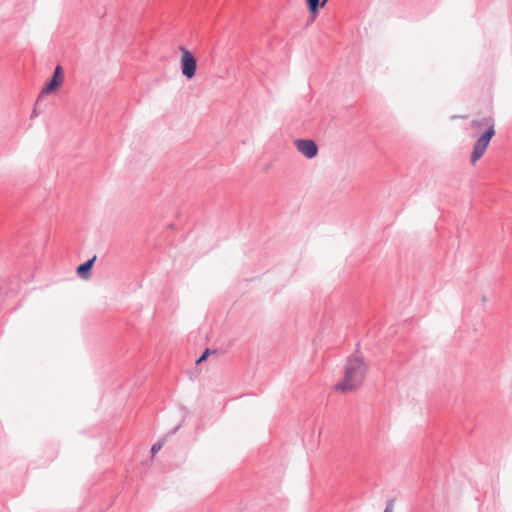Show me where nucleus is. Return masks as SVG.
Listing matches in <instances>:
<instances>
[{
	"label": "nucleus",
	"instance_id": "obj_1",
	"mask_svg": "<svg viewBox=\"0 0 512 512\" xmlns=\"http://www.w3.org/2000/svg\"><path fill=\"white\" fill-rule=\"evenodd\" d=\"M367 366L360 356L349 357L345 364L343 380L335 385V390L349 393L357 390L363 383Z\"/></svg>",
	"mask_w": 512,
	"mask_h": 512
},
{
	"label": "nucleus",
	"instance_id": "obj_2",
	"mask_svg": "<svg viewBox=\"0 0 512 512\" xmlns=\"http://www.w3.org/2000/svg\"><path fill=\"white\" fill-rule=\"evenodd\" d=\"M495 135V129H486V131L477 139L471 154V163L475 164L485 153L490 140Z\"/></svg>",
	"mask_w": 512,
	"mask_h": 512
},
{
	"label": "nucleus",
	"instance_id": "obj_3",
	"mask_svg": "<svg viewBox=\"0 0 512 512\" xmlns=\"http://www.w3.org/2000/svg\"><path fill=\"white\" fill-rule=\"evenodd\" d=\"M180 51L182 52L180 61L182 74L187 79H192L195 76L197 69L196 58L188 49L183 46L180 47Z\"/></svg>",
	"mask_w": 512,
	"mask_h": 512
},
{
	"label": "nucleus",
	"instance_id": "obj_4",
	"mask_svg": "<svg viewBox=\"0 0 512 512\" xmlns=\"http://www.w3.org/2000/svg\"><path fill=\"white\" fill-rule=\"evenodd\" d=\"M295 146L297 151L308 159H312L318 154V146L313 140L297 139L295 141Z\"/></svg>",
	"mask_w": 512,
	"mask_h": 512
},
{
	"label": "nucleus",
	"instance_id": "obj_5",
	"mask_svg": "<svg viewBox=\"0 0 512 512\" xmlns=\"http://www.w3.org/2000/svg\"><path fill=\"white\" fill-rule=\"evenodd\" d=\"M471 126L473 128H477V129H480L483 127H485L486 129H491V128L495 129V120L492 116H486V117H483L480 119L472 120Z\"/></svg>",
	"mask_w": 512,
	"mask_h": 512
},
{
	"label": "nucleus",
	"instance_id": "obj_6",
	"mask_svg": "<svg viewBox=\"0 0 512 512\" xmlns=\"http://www.w3.org/2000/svg\"><path fill=\"white\" fill-rule=\"evenodd\" d=\"M95 260L96 256L92 257L91 259L87 260L85 263L77 267V274L82 279H88L90 277V270L92 269Z\"/></svg>",
	"mask_w": 512,
	"mask_h": 512
},
{
	"label": "nucleus",
	"instance_id": "obj_7",
	"mask_svg": "<svg viewBox=\"0 0 512 512\" xmlns=\"http://www.w3.org/2000/svg\"><path fill=\"white\" fill-rule=\"evenodd\" d=\"M60 87V85L56 82L55 79H50L49 82L46 84V86L42 89L41 93L39 94L38 98H37V102L41 101L42 98L47 95V94H50L52 92H54L55 90H57L58 88Z\"/></svg>",
	"mask_w": 512,
	"mask_h": 512
},
{
	"label": "nucleus",
	"instance_id": "obj_8",
	"mask_svg": "<svg viewBox=\"0 0 512 512\" xmlns=\"http://www.w3.org/2000/svg\"><path fill=\"white\" fill-rule=\"evenodd\" d=\"M51 79H55L56 82L61 86L64 82L63 69L60 65L56 66L54 74Z\"/></svg>",
	"mask_w": 512,
	"mask_h": 512
},
{
	"label": "nucleus",
	"instance_id": "obj_9",
	"mask_svg": "<svg viewBox=\"0 0 512 512\" xmlns=\"http://www.w3.org/2000/svg\"><path fill=\"white\" fill-rule=\"evenodd\" d=\"M307 5L311 13H316L320 7V0H307Z\"/></svg>",
	"mask_w": 512,
	"mask_h": 512
},
{
	"label": "nucleus",
	"instance_id": "obj_10",
	"mask_svg": "<svg viewBox=\"0 0 512 512\" xmlns=\"http://www.w3.org/2000/svg\"><path fill=\"white\" fill-rule=\"evenodd\" d=\"M164 443L162 441H159L155 444H153L152 448H151V452L153 455H155L158 451H160L163 447Z\"/></svg>",
	"mask_w": 512,
	"mask_h": 512
},
{
	"label": "nucleus",
	"instance_id": "obj_11",
	"mask_svg": "<svg viewBox=\"0 0 512 512\" xmlns=\"http://www.w3.org/2000/svg\"><path fill=\"white\" fill-rule=\"evenodd\" d=\"M210 353L209 349H206L205 352L201 355V357L196 361L197 364L201 363L202 361L206 360L208 355Z\"/></svg>",
	"mask_w": 512,
	"mask_h": 512
},
{
	"label": "nucleus",
	"instance_id": "obj_12",
	"mask_svg": "<svg viewBox=\"0 0 512 512\" xmlns=\"http://www.w3.org/2000/svg\"><path fill=\"white\" fill-rule=\"evenodd\" d=\"M392 510H393V503L390 501L387 503L384 512H392Z\"/></svg>",
	"mask_w": 512,
	"mask_h": 512
},
{
	"label": "nucleus",
	"instance_id": "obj_13",
	"mask_svg": "<svg viewBox=\"0 0 512 512\" xmlns=\"http://www.w3.org/2000/svg\"><path fill=\"white\" fill-rule=\"evenodd\" d=\"M36 116H38V113H37L36 109L34 108V110L32 112V117H36Z\"/></svg>",
	"mask_w": 512,
	"mask_h": 512
},
{
	"label": "nucleus",
	"instance_id": "obj_14",
	"mask_svg": "<svg viewBox=\"0 0 512 512\" xmlns=\"http://www.w3.org/2000/svg\"><path fill=\"white\" fill-rule=\"evenodd\" d=\"M328 0H323L320 6H324Z\"/></svg>",
	"mask_w": 512,
	"mask_h": 512
}]
</instances>
